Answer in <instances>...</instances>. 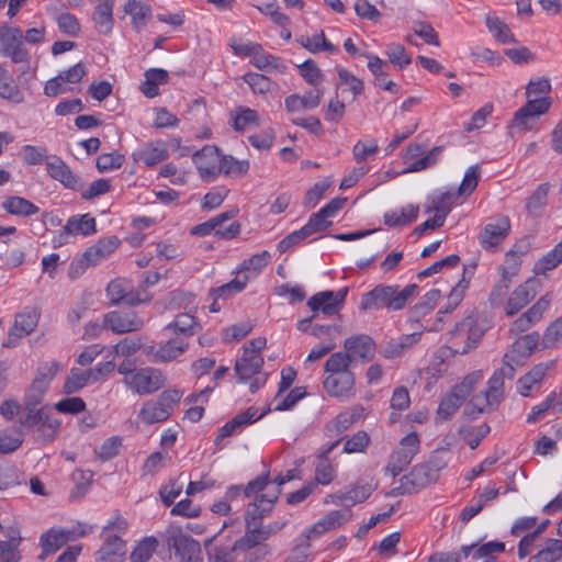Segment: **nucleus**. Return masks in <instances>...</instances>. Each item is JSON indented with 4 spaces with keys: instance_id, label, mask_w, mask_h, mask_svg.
Returning a JSON list of instances; mask_svg holds the SVG:
<instances>
[{
    "instance_id": "nucleus-38",
    "label": "nucleus",
    "mask_w": 562,
    "mask_h": 562,
    "mask_svg": "<svg viewBox=\"0 0 562 562\" xmlns=\"http://www.w3.org/2000/svg\"><path fill=\"white\" fill-rule=\"evenodd\" d=\"M260 124V116L256 110L238 106L231 113V125L236 132H245Z\"/></svg>"
},
{
    "instance_id": "nucleus-44",
    "label": "nucleus",
    "mask_w": 562,
    "mask_h": 562,
    "mask_svg": "<svg viewBox=\"0 0 562 562\" xmlns=\"http://www.w3.org/2000/svg\"><path fill=\"white\" fill-rule=\"evenodd\" d=\"M269 484L268 475H261L250 481L245 487L240 485H232L227 488L225 493V498L227 501H233L244 494L245 497H249L254 494H257L260 491H263Z\"/></svg>"
},
{
    "instance_id": "nucleus-30",
    "label": "nucleus",
    "mask_w": 562,
    "mask_h": 562,
    "mask_svg": "<svg viewBox=\"0 0 562 562\" xmlns=\"http://www.w3.org/2000/svg\"><path fill=\"white\" fill-rule=\"evenodd\" d=\"M189 348L184 337L171 335V337L159 346L154 355L155 362H169L182 356Z\"/></svg>"
},
{
    "instance_id": "nucleus-52",
    "label": "nucleus",
    "mask_w": 562,
    "mask_h": 562,
    "mask_svg": "<svg viewBox=\"0 0 562 562\" xmlns=\"http://www.w3.org/2000/svg\"><path fill=\"white\" fill-rule=\"evenodd\" d=\"M486 27L488 32L501 43L508 44L515 41L514 34L509 27L498 18L487 15Z\"/></svg>"
},
{
    "instance_id": "nucleus-45",
    "label": "nucleus",
    "mask_w": 562,
    "mask_h": 562,
    "mask_svg": "<svg viewBox=\"0 0 562 562\" xmlns=\"http://www.w3.org/2000/svg\"><path fill=\"white\" fill-rule=\"evenodd\" d=\"M562 558V540L547 539L529 562H558Z\"/></svg>"
},
{
    "instance_id": "nucleus-31",
    "label": "nucleus",
    "mask_w": 562,
    "mask_h": 562,
    "mask_svg": "<svg viewBox=\"0 0 562 562\" xmlns=\"http://www.w3.org/2000/svg\"><path fill=\"white\" fill-rule=\"evenodd\" d=\"M114 3L115 0H99L94 9L92 14V21L99 34L108 35L112 32L114 24Z\"/></svg>"
},
{
    "instance_id": "nucleus-17",
    "label": "nucleus",
    "mask_w": 562,
    "mask_h": 562,
    "mask_svg": "<svg viewBox=\"0 0 562 562\" xmlns=\"http://www.w3.org/2000/svg\"><path fill=\"white\" fill-rule=\"evenodd\" d=\"M262 492L263 493L257 496L256 499L247 507L245 514L247 526H251V521L261 519L268 515L272 510L273 505L278 501L281 493V491L277 487H269V484Z\"/></svg>"
},
{
    "instance_id": "nucleus-29",
    "label": "nucleus",
    "mask_w": 562,
    "mask_h": 562,
    "mask_svg": "<svg viewBox=\"0 0 562 562\" xmlns=\"http://www.w3.org/2000/svg\"><path fill=\"white\" fill-rule=\"evenodd\" d=\"M458 198L456 192H435L427 198L424 204L425 213H435L446 220Z\"/></svg>"
},
{
    "instance_id": "nucleus-14",
    "label": "nucleus",
    "mask_w": 562,
    "mask_h": 562,
    "mask_svg": "<svg viewBox=\"0 0 562 562\" xmlns=\"http://www.w3.org/2000/svg\"><path fill=\"white\" fill-rule=\"evenodd\" d=\"M348 288H341L338 291H322L307 301L308 307L315 313L321 311L325 315L338 313L346 300Z\"/></svg>"
},
{
    "instance_id": "nucleus-32",
    "label": "nucleus",
    "mask_w": 562,
    "mask_h": 562,
    "mask_svg": "<svg viewBox=\"0 0 562 562\" xmlns=\"http://www.w3.org/2000/svg\"><path fill=\"white\" fill-rule=\"evenodd\" d=\"M119 245L116 236L104 237L85 251V260L88 265H97L114 252Z\"/></svg>"
},
{
    "instance_id": "nucleus-53",
    "label": "nucleus",
    "mask_w": 562,
    "mask_h": 562,
    "mask_svg": "<svg viewBox=\"0 0 562 562\" xmlns=\"http://www.w3.org/2000/svg\"><path fill=\"white\" fill-rule=\"evenodd\" d=\"M93 371L92 370H71L69 376L67 378L64 384V391L67 394H72L80 391L83 386H86L90 381H92Z\"/></svg>"
},
{
    "instance_id": "nucleus-43",
    "label": "nucleus",
    "mask_w": 562,
    "mask_h": 562,
    "mask_svg": "<svg viewBox=\"0 0 562 562\" xmlns=\"http://www.w3.org/2000/svg\"><path fill=\"white\" fill-rule=\"evenodd\" d=\"M1 207L7 213L15 216H32L40 211L33 202L16 195L5 198Z\"/></svg>"
},
{
    "instance_id": "nucleus-50",
    "label": "nucleus",
    "mask_w": 562,
    "mask_h": 562,
    "mask_svg": "<svg viewBox=\"0 0 562 562\" xmlns=\"http://www.w3.org/2000/svg\"><path fill=\"white\" fill-rule=\"evenodd\" d=\"M157 547L158 540L155 537H145L131 552L130 562H148Z\"/></svg>"
},
{
    "instance_id": "nucleus-3",
    "label": "nucleus",
    "mask_w": 562,
    "mask_h": 562,
    "mask_svg": "<svg viewBox=\"0 0 562 562\" xmlns=\"http://www.w3.org/2000/svg\"><path fill=\"white\" fill-rule=\"evenodd\" d=\"M417 290L418 286L416 284H408L403 289H400L398 285H376L362 295L360 310L376 311L386 308L389 311H400L416 295Z\"/></svg>"
},
{
    "instance_id": "nucleus-41",
    "label": "nucleus",
    "mask_w": 562,
    "mask_h": 562,
    "mask_svg": "<svg viewBox=\"0 0 562 562\" xmlns=\"http://www.w3.org/2000/svg\"><path fill=\"white\" fill-rule=\"evenodd\" d=\"M419 212L417 204H407L403 207L391 210L383 216L384 224L390 227L404 226L416 220Z\"/></svg>"
},
{
    "instance_id": "nucleus-34",
    "label": "nucleus",
    "mask_w": 562,
    "mask_h": 562,
    "mask_svg": "<svg viewBox=\"0 0 562 562\" xmlns=\"http://www.w3.org/2000/svg\"><path fill=\"white\" fill-rule=\"evenodd\" d=\"M364 416V408L361 405L351 407L338 414L328 425L327 431L331 435H339L347 430L355 423Z\"/></svg>"
},
{
    "instance_id": "nucleus-37",
    "label": "nucleus",
    "mask_w": 562,
    "mask_h": 562,
    "mask_svg": "<svg viewBox=\"0 0 562 562\" xmlns=\"http://www.w3.org/2000/svg\"><path fill=\"white\" fill-rule=\"evenodd\" d=\"M7 538V540H0V562H19L21 560L19 547L22 541L19 529L10 528Z\"/></svg>"
},
{
    "instance_id": "nucleus-25",
    "label": "nucleus",
    "mask_w": 562,
    "mask_h": 562,
    "mask_svg": "<svg viewBox=\"0 0 562 562\" xmlns=\"http://www.w3.org/2000/svg\"><path fill=\"white\" fill-rule=\"evenodd\" d=\"M207 560L209 562H254L252 553L240 544L213 547L207 552Z\"/></svg>"
},
{
    "instance_id": "nucleus-12",
    "label": "nucleus",
    "mask_w": 562,
    "mask_h": 562,
    "mask_svg": "<svg viewBox=\"0 0 562 562\" xmlns=\"http://www.w3.org/2000/svg\"><path fill=\"white\" fill-rule=\"evenodd\" d=\"M104 326L114 334L121 335L139 330L145 325V319L134 311H112L104 315Z\"/></svg>"
},
{
    "instance_id": "nucleus-23",
    "label": "nucleus",
    "mask_w": 562,
    "mask_h": 562,
    "mask_svg": "<svg viewBox=\"0 0 562 562\" xmlns=\"http://www.w3.org/2000/svg\"><path fill=\"white\" fill-rule=\"evenodd\" d=\"M106 295L111 304L124 303L127 305H137L143 302L130 281L125 279H115L106 286Z\"/></svg>"
},
{
    "instance_id": "nucleus-57",
    "label": "nucleus",
    "mask_w": 562,
    "mask_h": 562,
    "mask_svg": "<svg viewBox=\"0 0 562 562\" xmlns=\"http://www.w3.org/2000/svg\"><path fill=\"white\" fill-rule=\"evenodd\" d=\"M549 184L542 183L537 187L532 194L527 199L526 211L530 215H538L547 204Z\"/></svg>"
},
{
    "instance_id": "nucleus-49",
    "label": "nucleus",
    "mask_w": 562,
    "mask_h": 562,
    "mask_svg": "<svg viewBox=\"0 0 562 562\" xmlns=\"http://www.w3.org/2000/svg\"><path fill=\"white\" fill-rule=\"evenodd\" d=\"M66 224L74 236H88L95 232V220L90 214L71 216Z\"/></svg>"
},
{
    "instance_id": "nucleus-16",
    "label": "nucleus",
    "mask_w": 562,
    "mask_h": 562,
    "mask_svg": "<svg viewBox=\"0 0 562 562\" xmlns=\"http://www.w3.org/2000/svg\"><path fill=\"white\" fill-rule=\"evenodd\" d=\"M437 477L438 474L428 464H417L408 474L402 476L400 488L406 494L416 493L435 482Z\"/></svg>"
},
{
    "instance_id": "nucleus-58",
    "label": "nucleus",
    "mask_w": 562,
    "mask_h": 562,
    "mask_svg": "<svg viewBox=\"0 0 562 562\" xmlns=\"http://www.w3.org/2000/svg\"><path fill=\"white\" fill-rule=\"evenodd\" d=\"M125 12L131 15L134 27L139 31L145 25L146 19L150 15V8L136 0H132L127 2Z\"/></svg>"
},
{
    "instance_id": "nucleus-15",
    "label": "nucleus",
    "mask_w": 562,
    "mask_h": 562,
    "mask_svg": "<svg viewBox=\"0 0 562 562\" xmlns=\"http://www.w3.org/2000/svg\"><path fill=\"white\" fill-rule=\"evenodd\" d=\"M539 342V334L533 331L516 339L512 348L505 353L504 361L516 370L525 364L527 359L535 351Z\"/></svg>"
},
{
    "instance_id": "nucleus-2",
    "label": "nucleus",
    "mask_w": 562,
    "mask_h": 562,
    "mask_svg": "<svg viewBox=\"0 0 562 562\" xmlns=\"http://www.w3.org/2000/svg\"><path fill=\"white\" fill-rule=\"evenodd\" d=\"M117 372L123 375V384L133 394L149 395L166 384V376L161 370L154 367L136 368L135 362L130 359L123 360Z\"/></svg>"
},
{
    "instance_id": "nucleus-40",
    "label": "nucleus",
    "mask_w": 562,
    "mask_h": 562,
    "mask_svg": "<svg viewBox=\"0 0 562 562\" xmlns=\"http://www.w3.org/2000/svg\"><path fill=\"white\" fill-rule=\"evenodd\" d=\"M452 335L456 340L465 341V346L462 348V352H467L468 350L474 348L480 338L475 322L472 317H467L460 324H458Z\"/></svg>"
},
{
    "instance_id": "nucleus-60",
    "label": "nucleus",
    "mask_w": 562,
    "mask_h": 562,
    "mask_svg": "<svg viewBox=\"0 0 562 562\" xmlns=\"http://www.w3.org/2000/svg\"><path fill=\"white\" fill-rule=\"evenodd\" d=\"M305 395L306 392L302 387L291 390L285 396H283V393L278 392L273 398V409L278 412L291 409Z\"/></svg>"
},
{
    "instance_id": "nucleus-21",
    "label": "nucleus",
    "mask_w": 562,
    "mask_h": 562,
    "mask_svg": "<svg viewBox=\"0 0 562 562\" xmlns=\"http://www.w3.org/2000/svg\"><path fill=\"white\" fill-rule=\"evenodd\" d=\"M200 329L201 324L193 315V311H187L177 314L175 319L168 323L162 330L170 335L184 337V339L188 340L190 337L198 334Z\"/></svg>"
},
{
    "instance_id": "nucleus-27",
    "label": "nucleus",
    "mask_w": 562,
    "mask_h": 562,
    "mask_svg": "<svg viewBox=\"0 0 562 562\" xmlns=\"http://www.w3.org/2000/svg\"><path fill=\"white\" fill-rule=\"evenodd\" d=\"M323 94V88H314L303 95L291 94L284 100L285 110L290 113H294L304 109H314L319 105Z\"/></svg>"
},
{
    "instance_id": "nucleus-19",
    "label": "nucleus",
    "mask_w": 562,
    "mask_h": 562,
    "mask_svg": "<svg viewBox=\"0 0 562 562\" xmlns=\"http://www.w3.org/2000/svg\"><path fill=\"white\" fill-rule=\"evenodd\" d=\"M537 294L536 281L532 279L519 284L509 295L505 305L507 316H513L526 307Z\"/></svg>"
},
{
    "instance_id": "nucleus-59",
    "label": "nucleus",
    "mask_w": 562,
    "mask_h": 562,
    "mask_svg": "<svg viewBox=\"0 0 562 562\" xmlns=\"http://www.w3.org/2000/svg\"><path fill=\"white\" fill-rule=\"evenodd\" d=\"M351 518V510L348 508L338 509L328 513L323 518L318 520V525L322 526L325 532L334 530L341 525L349 521Z\"/></svg>"
},
{
    "instance_id": "nucleus-22",
    "label": "nucleus",
    "mask_w": 562,
    "mask_h": 562,
    "mask_svg": "<svg viewBox=\"0 0 562 562\" xmlns=\"http://www.w3.org/2000/svg\"><path fill=\"white\" fill-rule=\"evenodd\" d=\"M126 542L117 535L103 536L102 544L95 552V562H123Z\"/></svg>"
},
{
    "instance_id": "nucleus-61",
    "label": "nucleus",
    "mask_w": 562,
    "mask_h": 562,
    "mask_svg": "<svg viewBox=\"0 0 562 562\" xmlns=\"http://www.w3.org/2000/svg\"><path fill=\"white\" fill-rule=\"evenodd\" d=\"M481 179V169L480 166L473 165L468 168V170L464 173V177L461 181V184L456 192L458 196L464 195L469 196L477 187L479 181Z\"/></svg>"
},
{
    "instance_id": "nucleus-4",
    "label": "nucleus",
    "mask_w": 562,
    "mask_h": 562,
    "mask_svg": "<svg viewBox=\"0 0 562 562\" xmlns=\"http://www.w3.org/2000/svg\"><path fill=\"white\" fill-rule=\"evenodd\" d=\"M267 340L265 337H257L250 340L245 347L240 359L236 361L235 372L241 383H249L250 391L255 393L267 381V374L261 371L263 358L261 351Z\"/></svg>"
},
{
    "instance_id": "nucleus-5",
    "label": "nucleus",
    "mask_w": 562,
    "mask_h": 562,
    "mask_svg": "<svg viewBox=\"0 0 562 562\" xmlns=\"http://www.w3.org/2000/svg\"><path fill=\"white\" fill-rule=\"evenodd\" d=\"M271 260V254L263 250L248 259H245L237 268V277L228 283L212 290L217 299H226L231 294L241 292L248 281L256 278L268 266Z\"/></svg>"
},
{
    "instance_id": "nucleus-10",
    "label": "nucleus",
    "mask_w": 562,
    "mask_h": 562,
    "mask_svg": "<svg viewBox=\"0 0 562 562\" xmlns=\"http://www.w3.org/2000/svg\"><path fill=\"white\" fill-rule=\"evenodd\" d=\"M0 55L9 57L14 64L29 60V53L23 46V33L20 27L0 25Z\"/></svg>"
},
{
    "instance_id": "nucleus-28",
    "label": "nucleus",
    "mask_w": 562,
    "mask_h": 562,
    "mask_svg": "<svg viewBox=\"0 0 562 562\" xmlns=\"http://www.w3.org/2000/svg\"><path fill=\"white\" fill-rule=\"evenodd\" d=\"M266 412L258 413L256 407H249L245 412L237 414L232 420L227 422L224 426H222L218 430V438H225L232 436L234 434L239 432L245 426L250 425L261 417H263Z\"/></svg>"
},
{
    "instance_id": "nucleus-54",
    "label": "nucleus",
    "mask_w": 562,
    "mask_h": 562,
    "mask_svg": "<svg viewBox=\"0 0 562 562\" xmlns=\"http://www.w3.org/2000/svg\"><path fill=\"white\" fill-rule=\"evenodd\" d=\"M551 85L547 78L531 79L526 87V95L528 100H548L551 101L549 93Z\"/></svg>"
},
{
    "instance_id": "nucleus-42",
    "label": "nucleus",
    "mask_w": 562,
    "mask_h": 562,
    "mask_svg": "<svg viewBox=\"0 0 562 562\" xmlns=\"http://www.w3.org/2000/svg\"><path fill=\"white\" fill-rule=\"evenodd\" d=\"M168 71L162 68H149L145 72V81L140 91L147 98H155L159 93L158 87L168 82Z\"/></svg>"
},
{
    "instance_id": "nucleus-33",
    "label": "nucleus",
    "mask_w": 562,
    "mask_h": 562,
    "mask_svg": "<svg viewBox=\"0 0 562 562\" xmlns=\"http://www.w3.org/2000/svg\"><path fill=\"white\" fill-rule=\"evenodd\" d=\"M552 362H542L536 364L528 373L521 376L517 382V390L520 395L527 397L535 386H539L547 373L552 369Z\"/></svg>"
},
{
    "instance_id": "nucleus-20",
    "label": "nucleus",
    "mask_w": 562,
    "mask_h": 562,
    "mask_svg": "<svg viewBox=\"0 0 562 562\" xmlns=\"http://www.w3.org/2000/svg\"><path fill=\"white\" fill-rule=\"evenodd\" d=\"M346 353L353 360L369 361L375 355V342L368 335H355L347 338L344 342Z\"/></svg>"
},
{
    "instance_id": "nucleus-47",
    "label": "nucleus",
    "mask_w": 562,
    "mask_h": 562,
    "mask_svg": "<svg viewBox=\"0 0 562 562\" xmlns=\"http://www.w3.org/2000/svg\"><path fill=\"white\" fill-rule=\"evenodd\" d=\"M464 398L459 395L453 389L440 402L437 409V420H448L464 403Z\"/></svg>"
},
{
    "instance_id": "nucleus-13",
    "label": "nucleus",
    "mask_w": 562,
    "mask_h": 562,
    "mask_svg": "<svg viewBox=\"0 0 562 562\" xmlns=\"http://www.w3.org/2000/svg\"><path fill=\"white\" fill-rule=\"evenodd\" d=\"M551 106L548 100H528L525 105L518 109L513 119V126L519 131L533 128L536 120L546 114Z\"/></svg>"
},
{
    "instance_id": "nucleus-48",
    "label": "nucleus",
    "mask_w": 562,
    "mask_h": 562,
    "mask_svg": "<svg viewBox=\"0 0 562 562\" xmlns=\"http://www.w3.org/2000/svg\"><path fill=\"white\" fill-rule=\"evenodd\" d=\"M0 98L13 104H21L24 102V93L9 71L0 80Z\"/></svg>"
},
{
    "instance_id": "nucleus-7",
    "label": "nucleus",
    "mask_w": 562,
    "mask_h": 562,
    "mask_svg": "<svg viewBox=\"0 0 562 562\" xmlns=\"http://www.w3.org/2000/svg\"><path fill=\"white\" fill-rule=\"evenodd\" d=\"M167 546L175 551L179 562H203L199 541L178 527H169L166 531Z\"/></svg>"
},
{
    "instance_id": "nucleus-56",
    "label": "nucleus",
    "mask_w": 562,
    "mask_h": 562,
    "mask_svg": "<svg viewBox=\"0 0 562 562\" xmlns=\"http://www.w3.org/2000/svg\"><path fill=\"white\" fill-rule=\"evenodd\" d=\"M337 74L339 88H342L344 90H350L353 94V99L362 93L364 83L360 78L356 77L352 72L345 68H338Z\"/></svg>"
},
{
    "instance_id": "nucleus-46",
    "label": "nucleus",
    "mask_w": 562,
    "mask_h": 562,
    "mask_svg": "<svg viewBox=\"0 0 562 562\" xmlns=\"http://www.w3.org/2000/svg\"><path fill=\"white\" fill-rule=\"evenodd\" d=\"M301 46L307 49L310 53L316 54L318 52L336 53L338 47L327 41L324 32L314 34L312 36L302 35L297 38Z\"/></svg>"
},
{
    "instance_id": "nucleus-1",
    "label": "nucleus",
    "mask_w": 562,
    "mask_h": 562,
    "mask_svg": "<svg viewBox=\"0 0 562 562\" xmlns=\"http://www.w3.org/2000/svg\"><path fill=\"white\" fill-rule=\"evenodd\" d=\"M350 366V356L342 351L334 352L326 360L323 386L329 396L340 401H349L356 396V376Z\"/></svg>"
},
{
    "instance_id": "nucleus-11",
    "label": "nucleus",
    "mask_w": 562,
    "mask_h": 562,
    "mask_svg": "<svg viewBox=\"0 0 562 562\" xmlns=\"http://www.w3.org/2000/svg\"><path fill=\"white\" fill-rule=\"evenodd\" d=\"M192 159L202 180L212 181L221 173L222 154L217 147L206 145Z\"/></svg>"
},
{
    "instance_id": "nucleus-26",
    "label": "nucleus",
    "mask_w": 562,
    "mask_h": 562,
    "mask_svg": "<svg viewBox=\"0 0 562 562\" xmlns=\"http://www.w3.org/2000/svg\"><path fill=\"white\" fill-rule=\"evenodd\" d=\"M510 228L507 216L499 217L494 223H488L480 234V241L483 248L488 249L499 244L507 235Z\"/></svg>"
},
{
    "instance_id": "nucleus-24",
    "label": "nucleus",
    "mask_w": 562,
    "mask_h": 562,
    "mask_svg": "<svg viewBox=\"0 0 562 562\" xmlns=\"http://www.w3.org/2000/svg\"><path fill=\"white\" fill-rule=\"evenodd\" d=\"M36 325L37 317L35 314L30 312L18 314L9 331V337L2 346L4 348L15 347L21 338L30 335L35 329Z\"/></svg>"
},
{
    "instance_id": "nucleus-62",
    "label": "nucleus",
    "mask_w": 562,
    "mask_h": 562,
    "mask_svg": "<svg viewBox=\"0 0 562 562\" xmlns=\"http://www.w3.org/2000/svg\"><path fill=\"white\" fill-rule=\"evenodd\" d=\"M385 55L391 64L395 67L403 69L412 63L411 56L407 54L405 47L398 43H390L385 46Z\"/></svg>"
},
{
    "instance_id": "nucleus-8",
    "label": "nucleus",
    "mask_w": 562,
    "mask_h": 562,
    "mask_svg": "<svg viewBox=\"0 0 562 562\" xmlns=\"http://www.w3.org/2000/svg\"><path fill=\"white\" fill-rule=\"evenodd\" d=\"M420 450V440L418 435L413 431L403 437L398 447L391 453L385 473L391 476L398 475L415 458Z\"/></svg>"
},
{
    "instance_id": "nucleus-9",
    "label": "nucleus",
    "mask_w": 562,
    "mask_h": 562,
    "mask_svg": "<svg viewBox=\"0 0 562 562\" xmlns=\"http://www.w3.org/2000/svg\"><path fill=\"white\" fill-rule=\"evenodd\" d=\"M93 530L94 528L86 522H77L69 528H52L41 537L43 553L50 554L66 542L85 537Z\"/></svg>"
},
{
    "instance_id": "nucleus-18",
    "label": "nucleus",
    "mask_w": 562,
    "mask_h": 562,
    "mask_svg": "<svg viewBox=\"0 0 562 562\" xmlns=\"http://www.w3.org/2000/svg\"><path fill=\"white\" fill-rule=\"evenodd\" d=\"M46 171L54 180L60 182L65 188L77 191L81 190L83 187L81 179L57 156L49 157L46 160Z\"/></svg>"
},
{
    "instance_id": "nucleus-64",
    "label": "nucleus",
    "mask_w": 562,
    "mask_h": 562,
    "mask_svg": "<svg viewBox=\"0 0 562 562\" xmlns=\"http://www.w3.org/2000/svg\"><path fill=\"white\" fill-rule=\"evenodd\" d=\"M543 344L548 348L562 345V316L553 321L543 334Z\"/></svg>"
},
{
    "instance_id": "nucleus-39",
    "label": "nucleus",
    "mask_w": 562,
    "mask_h": 562,
    "mask_svg": "<svg viewBox=\"0 0 562 562\" xmlns=\"http://www.w3.org/2000/svg\"><path fill=\"white\" fill-rule=\"evenodd\" d=\"M250 64L255 68L267 72L276 71L283 74L286 70L282 59L266 52L261 45H259L252 59H250Z\"/></svg>"
},
{
    "instance_id": "nucleus-36",
    "label": "nucleus",
    "mask_w": 562,
    "mask_h": 562,
    "mask_svg": "<svg viewBox=\"0 0 562 562\" xmlns=\"http://www.w3.org/2000/svg\"><path fill=\"white\" fill-rule=\"evenodd\" d=\"M420 339V334L414 333L404 335L397 339H392L386 342L380 350V353L385 359H395L404 355V352L413 345L417 344Z\"/></svg>"
},
{
    "instance_id": "nucleus-63",
    "label": "nucleus",
    "mask_w": 562,
    "mask_h": 562,
    "mask_svg": "<svg viewBox=\"0 0 562 562\" xmlns=\"http://www.w3.org/2000/svg\"><path fill=\"white\" fill-rule=\"evenodd\" d=\"M249 170L248 160H238L233 156L222 155L221 172L234 177H243Z\"/></svg>"
},
{
    "instance_id": "nucleus-35",
    "label": "nucleus",
    "mask_w": 562,
    "mask_h": 562,
    "mask_svg": "<svg viewBox=\"0 0 562 562\" xmlns=\"http://www.w3.org/2000/svg\"><path fill=\"white\" fill-rule=\"evenodd\" d=\"M516 370L513 366H509L505 361H503V366L494 372V374L488 380V386L485 391L487 393V397L494 400L497 404L499 403L503 396L504 389V380L513 379Z\"/></svg>"
},
{
    "instance_id": "nucleus-55",
    "label": "nucleus",
    "mask_w": 562,
    "mask_h": 562,
    "mask_svg": "<svg viewBox=\"0 0 562 562\" xmlns=\"http://www.w3.org/2000/svg\"><path fill=\"white\" fill-rule=\"evenodd\" d=\"M138 159L146 166L153 167L168 158V151L162 145L148 144L138 151Z\"/></svg>"
},
{
    "instance_id": "nucleus-51",
    "label": "nucleus",
    "mask_w": 562,
    "mask_h": 562,
    "mask_svg": "<svg viewBox=\"0 0 562 562\" xmlns=\"http://www.w3.org/2000/svg\"><path fill=\"white\" fill-rule=\"evenodd\" d=\"M243 80L249 86L256 94H266L273 90L276 83L267 76L258 72H246Z\"/></svg>"
},
{
    "instance_id": "nucleus-6",
    "label": "nucleus",
    "mask_w": 562,
    "mask_h": 562,
    "mask_svg": "<svg viewBox=\"0 0 562 562\" xmlns=\"http://www.w3.org/2000/svg\"><path fill=\"white\" fill-rule=\"evenodd\" d=\"M182 396V391L168 389L155 400L146 401L138 412V418L146 425L162 423L170 417Z\"/></svg>"
}]
</instances>
